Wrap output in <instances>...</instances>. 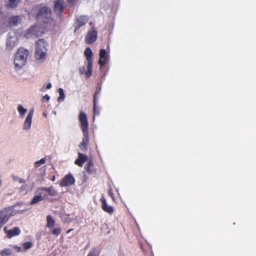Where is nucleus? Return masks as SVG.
<instances>
[{
    "instance_id": "nucleus-8",
    "label": "nucleus",
    "mask_w": 256,
    "mask_h": 256,
    "mask_svg": "<svg viewBox=\"0 0 256 256\" xmlns=\"http://www.w3.org/2000/svg\"><path fill=\"white\" fill-rule=\"evenodd\" d=\"M66 6L64 0H57L54 3V12L56 14L61 16Z\"/></svg>"
},
{
    "instance_id": "nucleus-15",
    "label": "nucleus",
    "mask_w": 256,
    "mask_h": 256,
    "mask_svg": "<svg viewBox=\"0 0 256 256\" xmlns=\"http://www.w3.org/2000/svg\"><path fill=\"white\" fill-rule=\"evenodd\" d=\"M34 110H32L30 111L24 124V129L28 130L32 124V117L33 116Z\"/></svg>"
},
{
    "instance_id": "nucleus-37",
    "label": "nucleus",
    "mask_w": 256,
    "mask_h": 256,
    "mask_svg": "<svg viewBox=\"0 0 256 256\" xmlns=\"http://www.w3.org/2000/svg\"><path fill=\"white\" fill-rule=\"evenodd\" d=\"M73 230H74V229H73V228L69 229V230L66 232V233H67V234H68V233L70 232H72Z\"/></svg>"
},
{
    "instance_id": "nucleus-38",
    "label": "nucleus",
    "mask_w": 256,
    "mask_h": 256,
    "mask_svg": "<svg viewBox=\"0 0 256 256\" xmlns=\"http://www.w3.org/2000/svg\"><path fill=\"white\" fill-rule=\"evenodd\" d=\"M68 2L72 3L75 0H66Z\"/></svg>"
},
{
    "instance_id": "nucleus-28",
    "label": "nucleus",
    "mask_w": 256,
    "mask_h": 256,
    "mask_svg": "<svg viewBox=\"0 0 256 256\" xmlns=\"http://www.w3.org/2000/svg\"><path fill=\"white\" fill-rule=\"evenodd\" d=\"M12 252L8 248H6L1 252V256H8L11 254Z\"/></svg>"
},
{
    "instance_id": "nucleus-23",
    "label": "nucleus",
    "mask_w": 256,
    "mask_h": 256,
    "mask_svg": "<svg viewBox=\"0 0 256 256\" xmlns=\"http://www.w3.org/2000/svg\"><path fill=\"white\" fill-rule=\"evenodd\" d=\"M42 200H43L41 196H38V194H36L34 196V198H32V200L30 202V204L31 205L36 204L38 202H40Z\"/></svg>"
},
{
    "instance_id": "nucleus-2",
    "label": "nucleus",
    "mask_w": 256,
    "mask_h": 256,
    "mask_svg": "<svg viewBox=\"0 0 256 256\" xmlns=\"http://www.w3.org/2000/svg\"><path fill=\"white\" fill-rule=\"evenodd\" d=\"M28 51L24 48H20L15 55L14 64L16 69H20L26 62Z\"/></svg>"
},
{
    "instance_id": "nucleus-24",
    "label": "nucleus",
    "mask_w": 256,
    "mask_h": 256,
    "mask_svg": "<svg viewBox=\"0 0 256 256\" xmlns=\"http://www.w3.org/2000/svg\"><path fill=\"white\" fill-rule=\"evenodd\" d=\"M18 110L21 116H24L27 110L26 109L24 108L22 105H20L18 108Z\"/></svg>"
},
{
    "instance_id": "nucleus-6",
    "label": "nucleus",
    "mask_w": 256,
    "mask_h": 256,
    "mask_svg": "<svg viewBox=\"0 0 256 256\" xmlns=\"http://www.w3.org/2000/svg\"><path fill=\"white\" fill-rule=\"evenodd\" d=\"M88 16L86 15H81L78 16L74 24V32L78 30L81 26L85 25L88 22Z\"/></svg>"
},
{
    "instance_id": "nucleus-22",
    "label": "nucleus",
    "mask_w": 256,
    "mask_h": 256,
    "mask_svg": "<svg viewBox=\"0 0 256 256\" xmlns=\"http://www.w3.org/2000/svg\"><path fill=\"white\" fill-rule=\"evenodd\" d=\"M19 19L18 16H12L9 19V24L12 26H16L18 23Z\"/></svg>"
},
{
    "instance_id": "nucleus-25",
    "label": "nucleus",
    "mask_w": 256,
    "mask_h": 256,
    "mask_svg": "<svg viewBox=\"0 0 256 256\" xmlns=\"http://www.w3.org/2000/svg\"><path fill=\"white\" fill-rule=\"evenodd\" d=\"M46 162L45 158H42L38 161H36L34 163V166L36 168L39 167L40 165L44 164Z\"/></svg>"
},
{
    "instance_id": "nucleus-18",
    "label": "nucleus",
    "mask_w": 256,
    "mask_h": 256,
    "mask_svg": "<svg viewBox=\"0 0 256 256\" xmlns=\"http://www.w3.org/2000/svg\"><path fill=\"white\" fill-rule=\"evenodd\" d=\"M86 170L88 174H92L96 173V170L94 166V164L92 160H90L86 168Z\"/></svg>"
},
{
    "instance_id": "nucleus-27",
    "label": "nucleus",
    "mask_w": 256,
    "mask_h": 256,
    "mask_svg": "<svg viewBox=\"0 0 256 256\" xmlns=\"http://www.w3.org/2000/svg\"><path fill=\"white\" fill-rule=\"evenodd\" d=\"M59 92V97L58 98V100L59 102L61 100H63L64 98V90L62 88H60L58 90Z\"/></svg>"
},
{
    "instance_id": "nucleus-34",
    "label": "nucleus",
    "mask_w": 256,
    "mask_h": 256,
    "mask_svg": "<svg viewBox=\"0 0 256 256\" xmlns=\"http://www.w3.org/2000/svg\"><path fill=\"white\" fill-rule=\"evenodd\" d=\"M50 96L48 94H46L42 98V100L44 102L45 100L46 102H48L50 100Z\"/></svg>"
},
{
    "instance_id": "nucleus-39",
    "label": "nucleus",
    "mask_w": 256,
    "mask_h": 256,
    "mask_svg": "<svg viewBox=\"0 0 256 256\" xmlns=\"http://www.w3.org/2000/svg\"><path fill=\"white\" fill-rule=\"evenodd\" d=\"M55 180H56V176H52V182H54Z\"/></svg>"
},
{
    "instance_id": "nucleus-29",
    "label": "nucleus",
    "mask_w": 256,
    "mask_h": 256,
    "mask_svg": "<svg viewBox=\"0 0 256 256\" xmlns=\"http://www.w3.org/2000/svg\"><path fill=\"white\" fill-rule=\"evenodd\" d=\"M62 232V229L60 228H54L52 230V234L56 236H58Z\"/></svg>"
},
{
    "instance_id": "nucleus-13",
    "label": "nucleus",
    "mask_w": 256,
    "mask_h": 256,
    "mask_svg": "<svg viewBox=\"0 0 256 256\" xmlns=\"http://www.w3.org/2000/svg\"><path fill=\"white\" fill-rule=\"evenodd\" d=\"M12 210L10 208H5L1 210V226L6 223L10 217L12 216Z\"/></svg>"
},
{
    "instance_id": "nucleus-7",
    "label": "nucleus",
    "mask_w": 256,
    "mask_h": 256,
    "mask_svg": "<svg viewBox=\"0 0 256 256\" xmlns=\"http://www.w3.org/2000/svg\"><path fill=\"white\" fill-rule=\"evenodd\" d=\"M75 182V180L72 174H66L59 182L61 187L68 186L73 185Z\"/></svg>"
},
{
    "instance_id": "nucleus-14",
    "label": "nucleus",
    "mask_w": 256,
    "mask_h": 256,
    "mask_svg": "<svg viewBox=\"0 0 256 256\" xmlns=\"http://www.w3.org/2000/svg\"><path fill=\"white\" fill-rule=\"evenodd\" d=\"M88 160V156L82 153H78V158L75 160L74 164L80 167H82L84 163Z\"/></svg>"
},
{
    "instance_id": "nucleus-9",
    "label": "nucleus",
    "mask_w": 256,
    "mask_h": 256,
    "mask_svg": "<svg viewBox=\"0 0 256 256\" xmlns=\"http://www.w3.org/2000/svg\"><path fill=\"white\" fill-rule=\"evenodd\" d=\"M96 38L97 32L94 30L88 32L85 38V41L88 44H92L96 40Z\"/></svg>"
},
{
    "instance_id": "nucleus-16",
    "label": "nucleus",
    "mask_w": 256,
    "mask_h": 256,
    "mask_svg": "<svg viewBox=\"0 0 256 256\" xmlns=\"http://www.w3.org/2000/svg\"><path fill=\"white\" fill-rule=\"evenodd\" d=\"M38 191H44L50 196H56L57 194V192L52 186L48 188L46 187H40L37 188Z\"/></svg>"
},
{
    "instance_id": "nucleus-5",
    "label": "nucleus",
    "mask_w": 256,
    "mask_h": 256,
    "mask_svg": "<svg viewBox=\"0 0 256 256\" xmlns=\"http://www.w3.org/2000/svg\"><path fill=\"white\" fill-rule=\"evenodd\" d=\"M84 56L88 61L87 72L86 73V76L87 78H90L92 75V52L90 48H87L84 51Z\"/></svg>"
},
{
    "instance_id": "nucleus-40",
    "label": "nucleus",
    "mask_w": 256,
    "mask_h": 256,
    "mask_svg": "<svg viewBox=\"0 0 256 256\" xmlns=\"http://www.w3.org/2000/svg\"><path fill=\"white\" fill-rule=\"evenodd\" d=\"M24 182V181L22 179H20V183Z\"/></svg>"
},
{
    "instance_id": "nucleus-30",
    "label": "nucleus",
    "mask_w": 256,
    "mask_h": 256,
    "mask_svg": "<svg viewBox=\"0 0 256 256\" xmlns=\"http://www.w3.org/2000/svg\"><path fill=\"white\" fill-rule=\"evenodd\" d=\"M108 195L110 196V198L114 202H115L116 199H115V198H114V194L113 193L112 189V188H110L108 190Z\"/></svg>"
},
{
    "instance_id": "nucleus-19",
    "label": "nucleus",
    "mask_w": 256,
    "mask_h": 256,
    "mask_svg": "<svg viewBox=\"0 0 256 256\" xmlns=\"http://www.w3.org/2000/svg\"><path fill=\"white\" fill-rule=\"evenodd\" d=\"M36 32V26H32L29 28L25 33V36L29 38L32 35L35 34Z\"/></svg>"
},
{
    "instance_id": "nucleus-21",
    "label": "nucleus",
    "mask_w": 256,
    "mask_h": 256,
    "mask_svg": "<svg viewBox=\"0 0 256 256\" xmlns=\"http://www.w3.org/2000/svg\"><path fill=\"white\" fill-rule=\"evenodd\" d=\"M46 226L48 228H52L54 226L55 224L54 220L52 219L51 216L48 215L46 216Z\"/></svg>"
},
{
    "instance_id": "nucleus-26",
    "label": "nucleus",
    "mask_w": 256,
    "mask_h": 256,
    "mask_svg": "<svg viewBox=\"0 0 256 256\" xmlns=\"http://www.w3.org/2000/svg\"><path fill=\"white\" fill-rule=\"evenodd\" d=\"M32 243L30 242H25L22 244V246L24 250L30 249L32 247Z\"/></svg>"
},
{
    "instance_id": "nucleus-35",
    "label": "nucleus",
    "mask_w": 256,
    "mask_h": 256,
    "mask_svg": "<svg viewBox=\"0 0 256 256\" xmlns=\"http://www.w3.org/2000/svg\"><path fill=\"white\" fill-rule=\"evenodd\" d=\"M87 256H96L95 250H90Z\"/></svg>"
},
{
    "instance_id": "nucleus-33",
    "label": "nucleus",
    "mask_w": 256,
    "mask_h": 256,
    "mask_svg": "<svg viewBox=\"0 0 256 256\" xmlns=\"http://www.w3.org/2000/svg\"><path fill=\"white\" fill-rule=\"evenodd\" d=\"M36 192H38V195L41 196L42 198V200H44L46 196V194L42 192L43 191H38L36 190Z\"/></svg>"
},
{
    "instance_id": "nucleus-20",
    "label": "nucleus",
    "mask_w": 256,
    "mask_h": 256,
    "mask_svg": "<svg viewBox=\"0 0 256 256\" xmlns=\"http://www.w3.org/2000/svg\"><path fill=\"white\" fill-rule=\"evenodd\" d=\"M20 0H8L7 4V8H14L17 6Z\"/></svg>"
},
{
    "instance_id": "nucleus-1",
    "label": "nucleus",
    "mask_w": 256,
    "mask_h": 256,
    "mask_svg": "<svg viewBox=\"0 0 256 256\" xmlns=\"http://www.w3.org/2000/svg\"><path fill=\"white\" fill-rule=\"evenodd\" d=\"M78 120L83 134V138L79 144V147L82 150L86 151L89 143L88 124L86 114L80 112L79 114Z\"/></svg>"
},
{
    "instance_id": "nucleus-11",
    "label": "nucleus",
    "mask_w": 256,
    "mask_h": 256,
    "mask_svg": "<svg viewBox=\"0 0 256 256\" xmlns=\"http://www.w3.org/2000/svg\"><path fill=\"white\" fill-rule=\"evenodd\" d=\"M4 230L7 234L8 238H10L13 236H18L20 233V230L18 227H14L12 229L8 230L7 227H4Z\"/></svg>"
},
{
    "instance_id": "nucleus-36",
    "label": "nucleus",
    "mask_w": 256,
    "mask_h": 256,
    "mask_svg": "<svg viewBox=\"0 0 256 256\" xmlns=\"http://www.w3.org/2000/svg\"><path fill=\"white\" fill-rule=\"evenodd\" d=\"M51 87H52V84H50V83H48V84H47L46 88L47 89H50V88H51Z\"/></svg>"
},
{
    "instance_id": "nucleus-32",
    "label": "nucleus",
    "mask_w": 256,
    "mask_h": 256,
    "mask_svg": "<svg viewBox=\"0 0 256 256\" xmlns=\"http://www.w3.org/2000/svg\"><path fill=\"white\" fill-rule=\"evenodd\" d=\"M79 72H80V74L82 75L84 74H86V73L87 72V71L86 72V68L84 66L80 67L79 68Z\"/></svg>"
},
{
    "instance_id": "nucleus-31",
    "label": "nucleus",
    "mask_w": 256,
    "mask_h": 256,
    "mask_svg": "<svg viewBox=\"0 0 256 256\" xmlns=\"http://www.w3.org/2000/svg\"><path fill=\"white\" fill-rule=\"evenodd\" d=\"M10 40H8L6 42V46L8 48H9V49H12V48L14 46V43L13 42V44H12L10 42Z\"/></svg>"
},
{
    "instance_id": "nucleus-12",
    "label": "nucleus",
    "mask_w": 256,
    "mask_h": 256,
    "mask_svg": "<svg viewBox=\"0 0 256 256\" xmlns=\"http://www.w3.org/2000/svg\"><path fill=\"white\" fill-rule=\"evenodd\" d=\"M99 56L100 58L98 60V64L102 67L106 64L108 60V55L106 50L100 49V50Z\"/></svg>"
},
{
    "instance_id": "nucleus-3",
    "label": "nucleus",
    "mask_w": 256,
    "mask_h": 256,
    "mask_svg": "<svg viewBox=\"0 0 256 256\" xmlns=\"http://www.w3.org/2000/svg\"><path fill=\"white\" fill-rule=\"evenodd\" d=\"M48 46L44 39H39L36 42L35 58L37 60H44L46 58Z\"/></svg>"
},
{
    "instance_id": "nucleus-17",
    "label": "nucleus",
    "mask_w": 256,
    "mask_h": 256,
    "mask_svg": "<svg viewBox=\"0 0 256 256\" xmlns=\"http://www.w3.org/2000/svg\"><path fill=\"white\" fill-rule=\"evenodd\" d=\"M100 92V88L98 90H96L94 95V108L93 112L94 115H98L100 114L99 108L96 106L97 102V95Z\"/></svg>"
},
{
    "instance_id": "nucleus-10",
    "label": "nucleus",
    "mask_w": 256,
    "mask_h": 256,
    "mask_svg": "<svg viewBox=\"0 0 256 256\" xmlns=\"http://www.w3.org/2000/svg\"><path fill=\"white\" fill-rule=\"evenodd\" d=\"M102 202V208L104 211L108 214H112L114 212V208L112 206H108L106 202V200L104 196H102L100 199Z\"/></svg>"
},
{
    "instance_id": "nucleus-4",
    "label": "nucleus",
    "mask_w": 256,
    "mask_h": 256,
    "mask_svg": "<svg viewBox=\"0 0 256 256\" xmlns=\"http://www.w3.org/2000/svg\"><path fill=\"white\" fill-rule=\"evenodd\" d=\"M50 10L46 7L44 6L39 9L36 18V20L42 22L44 23H48L51 18Z\"/></svg>"
}]
</instances>
